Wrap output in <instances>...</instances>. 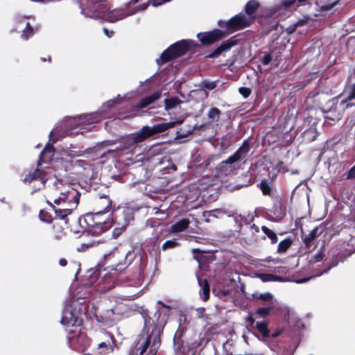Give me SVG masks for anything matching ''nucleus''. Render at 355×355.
I'll list each match as a JSON object with an SVG mask.
<instances>
[{"label":"nucleus","mask_w":355,"mask_h":355,"mask_svg":"<svg viewBox=\"0 0 355 355\" xmlns=\"http://www.w3.org/2000/svg\"><path fill=\"white\" fill-rule=\"evenodd\" d=\"M53 132H51L50 135H49L51 138L53 137Z\"/></svg>","instance_id":"55"},{"label":"nucleus","mask_w":355,"mask_h":355,"mask_svg":"<svg viewBox=\"0 0 355 355\" xmlns=\"http://www.w3.org/2000/svg\"><path fill=\"white\" fill-rule=\"evenodd\" d=\"M178 242L176 239L173 240H168L166 241L163 245H162V249L163 250H167V249H172L178 246Z\"/></svg>","instance_id":"30"},{"label":"nucleus","mask_w":355,"mask_h":355,"mask_svg":"<svg viewBox=\"0 0 355 355\" xmlns=\"http://www.w3.org/2000/svg\"><path fill=\"white\" fill-rule=\"evenodd\" d=\"M289 245H290L289 241H286V240L282 241L279 243L278 250L279 251H285L286 250H287L288 248Z\"/></svg>","instance_id":"33"},{"label":"nucleus","mask_w":355,"mask_h":355,"mask_svg":"<svg viewBox=\"0 0 355 355\" xmlns=\"http://www.w3.org/2000/svg\"><path fill=\"white\" fill-rule=\"evenodd\" d=\"M277 271L278 272H280V270H279V268H277Z\"/></svg>","instance_id":"57"},{"label":"nucleus","mask_w":355,"mask_h":355,"mask_svg":"<svg viewBox=\"0 0 355 355\" xmlns=\"http://www.w3.org/2000/svg\"><path fill=\"white\" fill-rule=\"evenodd\" d=\"M355 98V88L353 89V94L349 97V100Z\"/></svg>","instance_id":"49"},{"label":"nucleus","mask_w":355,"mask_h":355,"mask_svg":"<svg viewBox=\"0 0 355 355\" xmlns=\"http://www.w3.org/2000/svg\"><path fill=\"white\" fill-rule=\"evenodd\" d=\"M102 117L98 113H92L78 116L76 119H70L69 124H77L86 130H91L94 125L100 122Z\"/></svg>","instance_id":"9"},{"label":"nucleus","mask_w":355,"mask_h":355,"mask_svg":"<svg viewBox=\"0 0 355 355\" xmlns=\"http://www.w3.org/2000/svg\"><path fill=\"white\" fill-rule=\"evenodd\" d=\"M261 230L263 232L268 236V237L271 240L272 243H275L277 241V237L276 234L269 228L266 226H262Z\"/></svg>","instance_id":"27"},{"label":"nucleus","mask_w":355,"mask_h":355,"mask_svg":"<svg viewBox=\"0 0 355 355\" xmlns=\"http://www.w3.org/2000/svg\"><path fill=\"white\" fill-rule=\"evenodd\" d=\"M114 102V100H112V101H107L105 104V107H111L112 106L113 103Z\"/></svg>","instance_id":"47"},{"label":"nucleus","mask_w":355,"mask_h":355,"mask_svg":"<svg viewBox=\"0 0 355 355\" xmlns=\"http://www.w3.org/2000/svg\"><path fill=\"white\" fill-rule=\"evenodd\" d=\"M248 321L250 323V324H252L254 322V320L252 318V317L250 316L248 318Z\"/></svg>","instance_id":"50"},{"label":"nucleus","mask_w":355,"mask_h":355,"mask_svg":"<svg viewBox=\"0 0 355 355\" xmlns=\"http://www.w3.org/2000/svg\"><path fill=\"white\" fill-rule=\"evenodd\" d=\"M148 5L147 4H142V5H140L136 8H134V10L131 12H129V14H130V15L135 14L137 10H145L146 8H147Z\"/></svg>","instance_id":"38"},{"label":"nucleus","mask_w":355,"mask_h":355,"mask_svg":"<svg viewBox=\"0 0 355 355\" xmlns=\"http://www.w3.org/2000/svg\"><path fill=\"white\" fill-rule=\"evenodd\" d=\"M81 12L85 17L102 19L112 23L130 15L129 12H125L121 10H110V8L102 0H87V6L82 9Z\"/></svg>","instance_id":"2"},{"label":"nucleus","mask_w":355,"mask_h":355,"mask_svg":"<svg viewBox=\"0 0 355 355\" xmlns=\"http://www.w3.org/2000/svg\"><path fill=\"white\" fill-rule=\"evenodd\" d=\"M240 94L245 98L248 97L251 94V90L248 87H240L239 88Z\"/></svg>","instance_id":"35"},{"label":"nucleus","mask_w":355,"mask_h":355,"mask_svg":"<svg viewBox=\"0 0 355 355\" xmlns=\"http://www.w3.org/2000/svg\"><path fill=\"white\" fill-rule=\"evenodd\" d=\"M225 33L220 30L215 29L210 32L198 33L197 36L198 40L203 44L209 45L218 40L225 35Z\"/></svg>","instance_id":"11"},{"label":"nucleus","mask_w":355,"mask_h":355,"mask_svg":"<svg viewBox=\"0 0 355 355\" xmlns=\"http://www.w3.org/2000/svg\"><path fill=\"white\" fill-rule=\"evenodd\" d=\"M23 181L24 182H38L39 185L41 186L44 184V176L40 170L35 169L33 172L28 173Z\"/></svg>","instance_id":"16"},{"label":"nucleus","mask_w":355,"mask_h":355,"mask_svg":"<svg viewBox=\"0 0 355 355\" xmlns=\"http://www.w3.org/2000/svg\"><path fill=\"white\" fill-rule=\"evenodd\" d=\"M254 299L260 300L263 302H268L270 304H273V295L270 293H264L257 294L254 295Z\"/></svg>","instance_id":"23"},{"label":"nucleus","mask_w":355,"mask_h":355,"mask_svg":"<svg viewBox=\"0 0 355 355\" xmlns=\"http://www.w3.org/2000/svg\"><path fill=\"white\" fill-rule=\"evenodd\" d=\"M271 309L270 307L259 308L257 310V313L261 317L267 315Z\"/></svg>","instance_id":"32"},{"label":"nucleus","mask_w":355,"mask_h":355,"mask_svg":"<svg viewBox=\"0 0 355 355\" xmlns=\"http://www.w3.org/2000/svg\"><path fill=\"white\" fill-rule=\"evenodd\" d=\"M330 267H329L324 272H327V270H330Z\"/></svg>","instance_id":"56"},{"label":"nucleus","mask_w":355,"mask_h":355,"mask_svg":"<svg viewBox=\"0 0 355 355\" xmlns=\"http://www.w3.org/2000/svg\"><path fill=\"white\" fill-rule=\"evenodd\" d=\"M257 277L259 278L263 282H285V279L279 276L272 274L259 273Z\"/></svg>","instance_id":"20"},{"label":"nucleus","mask_w":355,"mask_h":355,"mask_svg":"<svg viewBox=\"0 0 355 355\" xmlns=\"http://www.w3.org/2000/svg\"><path fill=\"white\" fill-rule=\"evenodd\" d=\"M45 197L48 204H54L53 209L56 217L63 219L77 207L80 193L70 184L56 180L46 189Z\"/></svg>","instance_id":"1"},{"label":"nucleus","mask_w":355,"mask_h":355,"mask_svg":"<svg viewBox=\"0 0 355 355\" xmlns=\"http://www.w3.org/2000/svg\"><path fill=\"white\" fill-rule=\"evenodd\" d=\"M332 7H333V5L331 4V5H329V6H324V8L325 10H329V9H331Z\"/></svg>","instance_id":"51"},{"label":"nucleus","mask_w":355,"mask_h":355,"mask_svg":"<svg viewBox=\"0 0 355 355\" xmlns=\"http://www.w3.org/2000/svg\"><path fill=\"white\" fill-rule=\"evenodd\" d=\"M103 32L105 33V35L106 36H107L108 37H111L112 35H113V33L114 32L113 31H110L107 28H103Z\"/></svg>","instance_id":"43"},{"label":"nucleus","mask_w":355,"mask_h":355,"mask_svg":"<svg viewBox=\"0 0 355 355\" xmlns=\"http://www.w3.org/2000/svg\"><path fill=\"white\" fill-rule=\"evenodd\" d=\"M160 96L161 92L159 91H157L153 94L152 95L143 98L138 105V107L141 108L145 107L155 102L156 100L159 99Z\"/></svg>","instance_id":"18"},{"label":"nucleus","mask_w":355,"mask_h":355,"mask_svg":"<svg viewBox=\"0 0 355 355\" xmlns=\"http://www.w3.org/2000/svg\"><path fill=\"white\" fill-rule=\"evenodd\" d=\"M189 224L190 221L188 219H182L180 221L177 222L176 223H175L174 225H173L170 227L168 232L171 234L181 232L186 230L189 227Z\"/></svg>","instance_id":"17"},{"label":"nucleus","mask_w":355,"mask_h":355,"mask_svg":"<svg viewBox=\"0 0 355 355\" xmlns=\"http://www.w3.org/2000/svg\"><path fill=\"white\" fill-rule=\"evenodd\" d=\"M39 217L41 220L47 223H49L52 221V217L51 216V215L48 212L44 211H41L40 212Z\"/></svg>","instance_id":"31"},{"label":"nucleus","mask_w":355,"mask_h":355,"mask_svg":"<svg viewBox=\"0 0 355 355\" xmlns=\"http://www.w3.org/2000/svg\"><path fill=\"white\" fill-rule=\"evenodd\" d=\"M60 323L65 326H78L80 322L76 313L72 309V304L65 306L61 318Z\"/></svg>","instance_id":"10"},{"label":"nucleus","mask_w":355,"mask_h":355,"mask_svg":"<svg viewBox=\"0 0 355 355\" xmlns=\"http://www.w3.org/2000/svg\"><path fill=\"white\" fill-rule=\"evenodd\" d=\"M260 188L264 195L269 194L270 192V187L266 182H261Z\"/></svg>","instance_id":"34"},{"label":"nucleus","mask_w":355,"mask_h":355,"mask_svg":"<svg viewBox=\"0 0 355 355\" xmlns=\"http://www.w3.org/2000/svg\"><path fill=\"white\" fill-rule=\"evenodd\" d=\"M198 284L202 287V300L206 301L208 300L209 297V286L207 280H204L201 282V280L198 278Z\"/></svg>","instance_id":"22"},{"label":"nucleus","mask_w":355,"mask_h":355,"mask_svg":"<svg viewBox=\"0 0 355 355\" xmlns=\"http://www.w3.org/2000/svg\"><path fill=\"white\" fill-rule=\"evenodd\" d=\"M220 111L216 108H211L208 112V118L212 121L216 122L219 119Z\"/></svg>","instance_id":"26"},{"label":"nucleus","mask_w":355,"mask_h":355,"mask_svg":"<svg viewBox=\"0 0 355 355\" xmlns=\"http://www.w3.org/2000/svg\"><path fill=\"white\" fill-rule=\"evenodd\" d=\"M53 155V148L50 144H46L41 153L40 160L43 162H48L51 160Z\"/></svg>","instance_id":"19"},{"label":"nucleus","mask_w":355,"mask_h":355,"mask_svg":"<svg viewBox=\"0 0 355 355\" xmlns=\"http://www.w3.org/2000/svg\"><path fill=\"white\" fill-rule=\"evenodd\" d=\"M69 342L71 347L78 351L84 350L89 345V340L85 334H79L76 336H69Z\"/></svg>","instance_id":"12"},{"label":"nucleus","mask_w":355,"mask_h":355,"mask_svg":"<svg viewBox=\"0 0 355 355\" xmlns=\"http://www.w3.org/2000/svg\"><path fill=\"white\" fill-rule=\"evenodd\" d=\"M182 336V329H178L174 335L173 341L175 355H197L198 343L197 342L185 343L181 338Z\"/></svg>","instance_id":"7"},{"label":"nucleus","mask_w":355,"mask_h":355,"mask_svg":"<svg viewBox=\"0 0 355 355\" xmlns=\"http://www.w3.org/2000/svg\"><path fill=\"white\" fill-rule=\"evenodd\" d=\"M77 166H83L85 170L90 168V166L89 164L80 160L77 161Z\"/></svg>","instance_id":"40"},{"label":"nucleus","mask_w":355,"mask_h":355,"mask_svg":"<svg viewBox=\"0 0 355 355\" xmlns=\"http://www.w3.org/2000/svg\"><path fill=\"white\" fill-rule=\"evenodd\" d=\"M53 227L55 229V233L56 238H59L60 234L62 232V228L60 225H57L56 224L53 225Z\"/></svg>","instance_id":"39"},{"label":"nucleus","mask_w":355,"mask_h":355,"mask_svg":"<svg viewBox=\"0 0 355 355\" xmlns=\"http://www.w3.org/2000/svg\"><path fill=\"white\" fill-rule=\"evenodd\" d=\"M205 87L208 89H213L216 87V84L214 82H207L204 84Z\"/></svg>","instance_id":"41"},{"label":"nucleus","mask_w":355,"mask_h":355,"mask_svg":"<svg viewBox=\"0 0 355 355\" xmlns=\"http://www.w3.org/2000/svg\"><path fill=\"white\" fill-rule=\"evenodd\" d=\"M353 40H349L348 44H350Z\"/></svg>","instance_id":"58"},{"label":"nucleus","mask_w":355,"mask_h":355,"mask_svg":"<svg viewBox=\"0 0 355 355\" xmlns=\"http://www.w3.org/2000/svg\"><path fill=\"white\" fill-rule=\"evenodd\" d=\"M248 151V144L247 142H244L233 155L230 156L227 159L224 161V163L233 164L240 159H242L246 156Z\"/></svg>","instance_id":"15"},{"label":"nucleus","mask_w":355,"mask_h":355,"mask_svg":"<svg viewBox=\"0 0 355 355\" xmlns=\"http://www.w3.org/2000/svg\"><path fill=\"white\" fill-rule=\"evenodd\" d=\"M179 102V100H178L177 98L166 99L164 101L165 109L166 110L173 109L178 105Z\"/></svg>","instance_id":"29"},{"label":"nucleus","mask_w":355,"mask_h":355,"mask_svg":"<svg viewBox=\"0 0 355 355\" xmlns=\"http://www.w3.org/2000/svg\"><path fill=\"white\" fill-rule=\"evenodd\" d=\"M175 125V122H166L155 124L153 127L145 125L139 132L132 134L130 139L134 144L140 143L151 136L173 128Z\"/></svg>","instance_id":"5"},{"label":"nucleus","mask_w":355,"mask_h":355,"mask_svg":"<svg viewBox=\"0 0 355 355\" xmlns=\"http://www.w3.org/2000/svg\"><path fill=\"white\" fill-rule=\"evenodd\" d=\"M159 304H160L162 306V308L164 309L163 311L164 312V313H166V312H168L169 310H170V307L169 306H166L165 304H164L162 302H158Z\"/></svg>","instance_id":"45"},{"label":"nucleus","mask_w":355,"mask_h":355,"mask_svg":"<svg viewBox=\"0 0 355 355\" xmlns=\"http://www.w3.org/2000/svg\"><path fill=\"white\" fill-rule=\"evenodd\" d=\"M308 280H309V279H300V280H297L296 282L298 283V284H301V283L306 282Z\"/></svg>","instance_id":"48"},{"label":"nucleus","mask_w":355,"mask_h":355,"mask_svg":"<svg viewBox=\"0 0 355 355\" xmlns=\"http://www.w3.org/2000/svg\"><path fill=\"white\" fill-rule=\"evenodd\" d=\"M322 232V230L319 227L313 229L306 237L304 238V243L306 245H309L317 236H318Z\"/></svg>","instance_id":"21"},{"label":"nucleus","mask_w":355,"mask_h":355,"mask_svg":"<svg viewBox=\"0 0 355 355\" xmlns=\"http://www.w3.org/2000/svg\"><path fill=\"white\" fill-rule=\"evenodd\" d=\"M230 293V291L226 290V291H223L218 293H217L216 295H218L220 297H225L227 296L228 294Z\"/></svg>","instance_id":"44"},{"label":"nucleus","mask_w":355,"mask_h":355,"mask_svg":"<svg viewBox=\"0 0 355 355\" xmlns=\"http://www.w3.org/2000/svg\"><path fill=\"white\" fill-rule=\"evenodd\" d=\"M105 340L98 345V352L101 354H109L113 352L115 343L113 336L110 334H106Z\"/></svg>","instance_id":"14"},{"label":"nucleus","mask_w":355,"mask_h":355,"mask_svg":"<svg viewBox=\"0 0 355 355\" xmlns=\"http://www.w3.org/2000/svg\"><path fill=\"white\" fill-rule=\"evenodd\" d=\"M235 44L232 40H230L222 44L215 51L214 54L218 55L220 52L229 50Z\"/></svg>","instance_id":"24"},{"label":"nucleus","mask_w":355,"mask_h":355,"mask_svg":"<svg viewBox=\"0 0 355 355\" xmlns=\"http://www.w3.org/2000/svg\"><path fill=\"white\" fill-rule=\"evenodd\" d=\"M115 314L119 315L122 314V313L119 311L118 307L107 311L105 313V317L110 319L111 320H119V318L118 317L114 316Z\"/></svg>","instance_id":"28"},{"label":"nucleus","mask_w":355,"mask_h":355,"mask_svg":"<svg viewBox=\"0 0 355 355\" xmlns=\"http://www.w3.org/2000/svg\"><path fill=\"white\" fill-rule=\"evenodd\" d=\"M355 177V166L352 167L348 173V178H352Z\"/></svg>","instance_id":"42"},{"label":"nucleus","mask_w":355,"mask_h":355,"mask_svg":"<svg viewBox=\"0 0 355 355\" xmlns=\"http://www.w3.org/2000/svg\"><path fill=\"white\" fill-rule=\"evenodd\" d=\"M259 7V3L256 1H250L245 6V12L247 15L244 14H239L228 21H218V24L221 27H226L230 32H234L239 29L243 28L248 26L252 20V15Z\"/></svg>","instance_id":"4"},{"label":"nucleus","mask_w":355,"mask_h":355,"mask_svg":"<svg viewBox=\"0 0 355 355\" xmlns=\"http://www.w3.org/2000/svg\"><path fill=\"white\" fill-rule=\"evenodd\" d=\"M88 231L92 235H99L112 227L109 220H106L105 216L101 213H97L92 216H88Z\"/></svg>","instance_id":"8"},{"label":"nucleus","mask_w":355,"mask_h":355,"mask_svg":"<svg viewBox=\"0 0 355 355\" xmlns=\"http://www.w3.org/2000/svg\"><path fill=\"white\" fill-rule=\"evenodd\" d=\"M192 44L191 41L182 40L171 45L157 59V64H162L174 58L184 55Z\"/></svg>","instance_id":"6"},{"label":"nucleus","mask_w":355,"mask_h":355,"mask_svg":"<svg viewBox=\"0 0 355 355\" xmlns=\"http://www.w3.org/2000/svg\"><path fill=\"white\" fill-rule=\"evenodd\" d=\"M164 323H165V320L160 321V322H159V326L163 325Z\"/></svg>","instance_id":"52"},{"label":"nucleus","mask_w":355,"mask_h":355,"mask_svg":"<svg viewBox=\"0 0 355 355\" xmlns=\"http://www.w3.org/2000/svg\"><path fill=\"white\" fill-rule=\"evenodd\" d=\"M161 329L157 326L146 327L139 335L136 347L130 355H155L159 347Z\"/></svg>","instance_id":"3"},{"label":"nucleus","mask_w":355,"mask_h":355,"mask_svg":"<svg viewBox=\"0 0 355 355\" xmlns=\"http://www.w3.org/2000/svg\"><path fill=\"white\" fill-rule=\"evenodd\" d=\"M322 259V254L320 252H317L313 257H311L310 262H318Z\"/></svg>","instance_id":"36"},{"label":"nucleus","mask_w":355,"mask_h":355,"mask_svg":"<svg viewBox=\"0 0 355 355\" xmlns=\"http://www.w3.org/2000/svg\"><path fill=\"white\" fill-rule=\"evenodd\" d=\"M26 17H18L16 20V30H22L21 37L27 40L34 34V29L30 26V24L25 21Z\"/></svg>","instance_id":"13"},{"label":"nucleus","mask_w":355,"mask_h":355,"mask_svg":"<svg viewBox=\"0 0 355 355\" xmlns=\"http://www.w3.org/2000/svg\"><path fill=\"white\" fill-rule=\"evenodd\" d=\"M74 264L78 267V270H80V264L78 263H74Z\"/></svg>","instance_id":"53"},{"label":"nucleus","mask_w":355,"mask_h":355,"mask_svg":"<svg viewBox=\"0 0 355 355\" xmlns=\"http://www.w3.org/2000/svg\"><path fill=\"white\" fill-rule=\"evenodd\" d=\"M272 60V56L270 54L265 55L262 58V63L264 65H268Z\"/></svg>","instance_id":"37"},{"label":"nucleus","mask_w":355,"mask_h":355,"mask_svg":"<svg viewBox=\"0 0 355 355\" xmlns=\"http://www.w3.org/2000/svg\"><path fill=\"white\" fill-rule=\"evenodd\" d=\"M59 263H60V266H65L67 265V262L66 259H60Z\"/></svg>","instance_id":"46"},{"label":"nucleus","mask_w":355,"mask_h":355,"mask_svg":"<svg viewBox=\"0 0 355 355\" xmlns=\"http://www.w3.org/2000/svg\"><path fill=\"white\" fill-rule=\"evenodd\" d=\"M139 0H132L130 3H136L138 2Z\"/></svg>","instance_id":"54"},{"label":"nucleus","mask_w":355,"mask_h":355,"mask_svg":"<svg viewBox=\"0 0 355 355\" xmlns=\"http://www.w3.org/2000/svg\"><path fill=\"white\" fill-rule=\"evenodd\" d=\"M228 345V343H225L224 346L226 347V345Z\"/></svg>","instance_id":"59"},{"label":"nucleus","mask_w":355,"mask_h":355,"mask_svg":"<svg viewBox=\"0 0 355 355\" xmlns=\"http://www.w3.org/2000/svg\"><path fill=\"white\" fill-rule=\"evenodd\" d=\"M256 326L263 337H268L269 336V331L267 327L266 322H257Z\"/></svg>","instance_id":"25"}]
</instances>
